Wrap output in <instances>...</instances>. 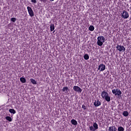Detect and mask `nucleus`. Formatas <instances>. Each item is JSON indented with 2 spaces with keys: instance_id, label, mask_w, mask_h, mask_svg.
<instances>
[{
  "instance_id": "obj_23",
  "label": "nucleus",
  "mask_w": 131,
  "mask_h": 131,
  "mask_svg": "<svg viewBox=\"0 0 131 131\" xmlns=\"http://www.w3.org/2000/svg\"><path fill=\"white\" fill-rule=\"evenodd\" d=\"M82 109H83L84 111H85V110H86V109H88L86 108V106H85V105H84V104L82 105Z\"/></svg>"
},
{
  "instance_id": "obj_13",
  "label": "nucleus",
  "mask_w": 131,
  "mask_h": 131,
  "mask_svg": "<svg viewBox=\"0 0 131 131\" xmlns=\"http://www.w3.org/2000/svg\"><path fill=\"white\" fill-rule=\"evenodd\" d=\"M93 127L94 129H95V130H96V129H98V128H99L98 124H97V123H96V122L94 123H93Z\"/></svg>"
},
{
  "instance_id": "obj_14",
  "label": "nucleus",
  "mask_w": 131,
  "mask_h": 131,
  "mask_svg": "<svg viewBox=\"0 0 131 131\" xmlns=\"http://www.w3.org/2000/svg\"><path fill=\"white\" fill-rule=\"evenodd\" d=\"M20 80L22 83H25V82H26V79L24 77H20Z\"/></svg>"
},
{
  "instance_id": "obj_26",
  "label": "nucleus",
  "mask_w": 131,
  "mask_h": 131,
  "mask_svg": "<svg viewBox=\"0 0 131 131\" xmlns=\"http://www.w3.org/2000/svg\"><path fill=\"white\" fill-rule=\"evenodd\" d=\"M40 1L41 3H43L44 4H46V3H47V2H48V0H40Z\"/></svg>"
},
{
  "instance_id": "obj_12",
  "label": "nucleus",
  "mask_w": 131,
  "mask_h": 131,
  "mask_svg": "<svg viewBox=\"0 0 131 131\" xmlns=\"http://www.w3.org/2000/svg\"><path fill=\"white\" fill-rule=\"evenodd\" d=\"M9 111L11 114H16V111L14 109L10 108L9 110Z\"/></svg>"
},
{
  "instance_id": "obj_20",
  "label": "nucleus",
  "mask_w": 131,
  "mask_h": 131,
  "mask_svg": "<svg viewBox=\"0 0 131 131\" xmlns=\"http://www.w3.org/2000/svg\"><path fill=\"white\" fill-rule=\"evenodd\" d=\"M84 59L85 60H89L90 59V56H89V54H86L84 55Z\"/></svg>"
},
{
  "instance_id": "obj_3",
  "label": "nucleus",
  "mask_w": 131,
  "mask_h": 131,
  "mask_svg": "<svg viewBox=\"0 0 131 131\" xmlns=\"http://www.w3.org/2000/svg\"><path fill=\"white\" fill-rule=\"evenodd\" d=\"M112 93L115 95V96H121V91L118 89H115L112 90Z\"/></svg>"
},
{
  "instance_id": "obj_6",
  "label": "nucleus",
  "mask_w": 131,
  "mask_h": 131,
  "mask_svg": "<svg viewBox=\"0 0 131 131\" xmlns=\"http://www.w3.org/2000/svg\"><path fill=\"white\" fill-rule=\"evenodd\" d=\"M27 10L30 17H34V12H33V10H32V8L28 6Z\"/></svg>"
},
{
  "instance_id": "obj_10",
  "label": "nucleus",
  "mask_w": 131,
  "mask_h": 131,
  "mask_svg": "<svg viewBox=\"0 0 131 131\" xmlns=\"http://www.w3.org/2000/svg\"><path fill=\"white\" fill-rule=\"evenodd\" d=\"M108 131H117V128L115 126H112L108 127Z\"/></svg>"
},
{
  "instance_id": "obj_28",
  "label": "nucleus",
  "mask_w": 131,
  "mask_h": 131,
  "mask_svg": "<svg viewBox=\"0 0 131 131\" xmlns=\"http://www.w3.org/2000/svg\"><path fill=\"white\" fill-rule=\"evenodd\" d=\"M50 2H54V1H55V0H50Z\"/></svg>"
},
{
  "instance_id": "obj_4",
  "label": "nucleus",
  "mask_w": 131,
  "mask_h": 131,
  "mask_svg": "<svg viewBox=\"0 0 131 131\" xmlns=\"http://www.w3.org/2000/svg\"><path fill=\"white\" fill-rule=\"evenodd\" d=\"M121 17L123 19H127L129 17V14H128V12L126 10H123L121 13Z\"/></svg>"
},
{
  "instance_id": "obj_5",
  "label": "nucleus",
  "mask_w": 131,
  "mask_h": 131,
  "mask_svg": "<svg viewBox=\"0 0 131 131\" xmlns=\"http://www.w3.org/2000/svg\"><path fill=\"white\" fill-rule=\"evenodd\" d=\"M106 69V66L103 63L99 65L98 70L100 72H102Z\"/></svg>"
},
{
  "instance_id": "obj_11",
  "label": "nucleus",
  "mask_w": 131,
  "mask_h": 131,
  "mask_svg": "<svg viewBox=\"0 0 131 131\" xmlns=\"http://www.w3.org/2000/svg\"><path fill=\"white\" fill-rule=\"evenodd\" d=\"M71 123L73 125H77V121L75 119H72L71 120Z\"/></svg>"
},
{
  "instance_id": "obj_24",
  "label": "nucleus",
  "mask_w": 131,
  "mask_h": 131,
  "mask_svg": "<svg viewBox=\"0 0 131 131\" xmlns=\"http://www.w3.org/2000/svg\"><path fill=\"white\" fill-rule=\"evenodd\" d=\"M90 130L91 131H95L96 130L95 128H94V127L93 126H91L89 127Z\"/></svg>"
},
{
  "instance_id": "obj_15",
  "label": "nucleus",
  "mask_w": 131,
  "mask_h": 131,
  "mask_svg": "<svg viewBox=\"0 0 131 131\" xmlns=\"http://www.w3.org/2000/svg\"><path fill=\"white\" fill-rule=\"evenodd\" d=\"M54 30H55V25H54V24H51L50 26L51 31H54Z\"/></svg>"
},
{
  "instance_id": "obj_19",
  "label": "nucleus",
  "mask_w": 131,
  "mask_h": 131,
  "mask_svg": "<svg viewBox=\"0 0 131 131\" xmlns=\"http://www.w3.org/2000/svg\"><path fill=\"white\" fill-rule=\"evenodd\" d=\"M6 120H8V121H9L10 122H11L12 120V118H11V117L10 116L6 117Z\"/></svg>"
},
{
  "instance_id": "obj_1",
  "label": "nucleus",
  "mask_w": 131,
  "mask_h": 131,
  "mask_svg": "<svg viewBox=\"0 0 131 131\" xmlns=\"http://www.w3.org/2000/svg\"><path fill=\"white\" fill-rule=\"evenodd\" d=\"M101 96L102 99H104L106 102H110L111 101V97H110L109 94L107 92L103 91L101 94Z\"/></svg>"
},
{
  "instance_id": "obj_27",
  "label": "nucleus",
  "mask_w": 131,
  "mask_h": 131,
  "mask_svg": "<svg viewBox=\"0 0 131 131\" xmlns=\"http://www.w3.org/2000/svg\"><path fill=\"white\" fill-rule=\"evenodd\" d=\"M31 3H33V4H36V0H31Z\"/></svg>"
},
{
  "instance_id": "obj_21",
  "label": "nucleus",
  "mask_w": 131,
  "mask_h": 131,
  "mask_svg": "<svg viewBox=\"0 0 131 131\" xmlns=\"http://www.w3.org/2000/svg\"><path fill=\"white\" fill-rule=\"evenodd\" d=\"M30 81H31V82H32V83H33V84H36V83H37L36 81L35 80H34V79H30Z\"/></svg>"
},
{
  "instance_id": "obj_7",
  "label": "nucleus",
  "mask_w": 131,
  "mask_h": 131,
  "mask_svg": "<svg viewBox=\"0 0 131 131\" xmlns=\"http://www.w3.org/2000/svg\"><path fill=\"white\" fill-rule=\"evenodd\" d=\"M116 49L119 52H125V48L124 46L121 45H117L116 47Z\"/></svg>"
},
{
  "instance_id": "obj_18",
  "label": "nucleus",
  "mask_w": 131,
  "mask_h": 131,
  "mask_svg": "<svg viewBox=\"0 0 131 131\" xmlns=\"http://www.w3.org/2000/svg\"><path fill=\"white\" fill-rule=\"evenodd\" d=\"M123 115L125 116V117H126L127 116H128V112L127 111H124L123 113Z\"/></svg>"
},
{
  "instance_id": "obj_22",
  "label": "nucleus",
  "mask_w": 131,
  "mask_h": 131,
  "mask_svg": "<svg viewBox=\"0 0 131 131\" xmlns=\"http://www.w3.org/2000/svg\"><path fill=\"white\" fill-rule=\"evenodd\" d=\"M69 90V89L68 87H63L62 89V92H67Z\"/></svg>"
},
{
  "instance_id": "obj_17",
  "label": "nucleus",
  "mask_w": 131,
  "mask_h": 131,
  "mask_svg": "<svg viewBox=\"0 0 131 131\" xmlns=\"http://www.w3.org/2000/svg\"><path fill=\"white\" fill-rule=\"evenodd\" d=\"M89 29L90 31H94V30H95V27L94 26H90L89 28Z\"/></svg>"
},
{
  "instance_id": "obj_25",
  "label": "nucleus",
  "mask_w": 131,
  "mask_h": 131,
  "mask_svg": "<svg viewBox=\"0 0 131 131\" xmlns=\"http://www.w3.org/2000/svg\"><path fill=\"white\" fill-rule=\"evenodd\" d=\"M16 20V18L15 17H12L11 18V21H12V22H15Z\"/></svg>"
},
{
  "instance_id": "obj_8",
  "label": "nucleus",
  "mask_w": 131,
  "mask_h": 131,
  "mask_svg": "<svg viewBox=\"0 0 131 131\" xmlns=\"http://www.w3.org/2000/svg\"><path fill=\"white\" fill-rule=\"evenodd\" d=\"M73 90L75 92H77V93H81L82 92V90L78 86H74Z\"/></svg>"
},
{
  "instance_id": "obj_9",
  "label": "nucleus",
  "mask_w": 131,
  "mask_h": 131,
  "mask_svg": "<svg viewBox=\"0 0 131 131\" xmlns=\"http://www.w3.org/2000/svg\"><path fill=\"white\" fill-rule=\"evenodd\" d=\"M94 105L95 107H99V106H101V102L99 100H95Z\"/></svg>"
},
{
  "instance_id": "obj_2",
  "label": "nucleus",
  "mask_w": 131,
  "mask_h": 131,
  "mask_svg": "<svg viewBox=\"0 0 131 131\" xmlns=\"http://www.w3.org/2000/svg\"><path fill=\"white\" fill-rule=\"evenodd\" d=\"M105 42V38L104 36H99L97 37V45L99 47H102L103 46V43Z\"/></svg>"
},
{
  "instance_id": "obj_16",
  "label": "nucleus",
  "mask_w": 131,
  "mask_h": 131,
  "mask_svg": "<svg viewBox=\"0 0 131 131\" xmlns=\"http://www.w3.org/2000/svg\"><path fill=\"white\" fill-rule=\"evenodd\" d=\"M117 130H118V131H124V128L122 126H119Z\"/></svg>"
},
{
  "instance_id": "obj_29",
  "label": "nucleus",
  "mask_w": 131,
  "mask_h": 131,
  "mask_svg": "<svg viewBox=\"0 0 131 131\" xmlns=\"http://www.w3.org/2000/svg\"><path fill=\"white\" fill-rule=\"evenodd\" d=\"M55 32V31L53 32V33H54Z\"/></svg>"
}]
</instances>
